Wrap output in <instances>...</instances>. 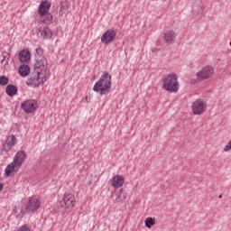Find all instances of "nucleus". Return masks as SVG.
<instances>
[{
    "instance_id": "obj_29",
    "label": "nucleus",
    "mask_w": 231,
    "mask_h": 231,
    "mask_svg": "<svg viewBox=\"0 0 231 231\" xmlns=\"http://www.w3.org/2000/svg\"><path fill=\"white\" fill-rule=\"evenodd\" d=\"M3 190V183H0V192Z\"/></svg>"
},
{
    "instance_id": "obj_26",
    "label": "nucleus",
    "mask_w": 231,
    "mask_h": 231,
    "mask_svg": "<svg viewBox=\"0 0 231 231\" xmlns=\"http://www.w3.org/2000/svg\"><path fill=\"white\" fill-rule=\"evenodd\" d=\"M17 231H31V230H30V226H28V225H23V226L18 228Z\"/></svg>"
},
{
    "instance_id": "obj_27",
    "label": "nucleus",
    "mask_w": 231,
    "mask_h": 231,
    "mask_svg": "<svg viewBox=\"0 0 231 231\" xmlns=\"http://www.w3.org/2000/svg\"><path fill=\"white\" fill-rule=\"evenodd\" d=\"M60 8H61V10L68 9V4L66 2H61L60 3Z\"/></svg>"
},
{
    "instance_id": "obj_10",
    "label": "nucleus",
    "mask_w": 231,
    "mask_h": 231,
    "mask_svg": "<svg viewBox=\"0 0 231 231\" xmlns=\"http://www.w3.org/2000/svg\"><path fill=\"white\" fill-rule=\"evenodd\" d=\"M115 39H116V32L113 29H109L102 34L101 42H103V44H111Z\"/></svg>"
},
{
    "instance_id": "obj_19",
    "label": "nucleus",
    "mask_w": 231,
    "mask_h": 231,
    "mask_svg": "<svg viewBox=\"0 0 231 231\" xmlns=\"http://www.w3.org/2000/svg\"><path fill=\"white\" fill-rule=\"evenodd\" d=\"M18 73H20L21 77H28L30 75V66L22 65L18 68Z\"/></svg>"
},
{
    "instance_id": "obj_28",
    "label": "nucleus",
    "mask_w": 231,
    "mask_h": 231,
    "mask_svg": "<svg viewBox=\"0 0 231 231\" xmlns=\"http://www.w3.org/2000/svg\"><path fill=\"white\" fill-rule=\"evenodd\" d=\"M197 82H199V81L198 80V78H197V79H190L189 84H197Z\"/></svg>"
},
{
    "instance_id": "obj_5",
    "label": "nucleus",
    "mask_w": 231,
    "mask_h": 231,
    "mask_svg": "<svg viewBox=\"0 0 231 231\" xmlns=\"http://www.w3.org/2000/svg\"><path fill=\"white\" fill-rule=\"evenodd\" d=\"M77 203V199L75 198V194L67 192L63 195L61 200H60V206L61 208L65 210L68 208H73L74 205Z\"/></svg>"
},
{
    "instance_id": "obj_18",
    "label": "nucleus",
    "mask_w": 231,
    "mask_h": 231,
    "mask_svg": "<svg viewBox=\"0 0 231 231\" xmlns=\"http://www.w3.org/2000/svg\"><path fill=\"white\" fill-rule=\"evenodd\" d=\"M127 198V192L125 189H120L116 194V198L114 199V203H122Z\"/></svg>"
},
{
    "instance_id": "obj_2",
    "label": "nucleus",
    "mask_w": 231,
    "mask_h": 231,
    "mask_svg": "<svg viewBox=\"0 0 231 231\" xmlns=\"http://www.w3.org/2000/svg\"><path fill=\"white\" fill-rule=\"evenodd\" d=\"M112 84L111 75H109V72L104 71L100 79L94 85L93 91L100 95H107L111 91Z\"/></svg>"
},
{
    "instance_id": "obj_17",
    "label": "nucleus",
    "mask_w": 231,
    "mask_h": 231,
    "mask_svg": "<svg viewBox=\"0 0 231 231\" xmlns=\"http://www.w3.org/2000/svg\"><path fill=\"white\" fill-rule=\"evenodd\" d=\"M5 93L8 97H15L17 95V86L9 84L5 88Z\"/></svg>"
},
{
    "instance_id": "obj_8",
    "label": "nucleus",
    "mask_w": 231,
    "mask_h": 231,
    "mask_svg": "<svg viewBox=\"0 0 231 231\" xmlns=\"http://www.w3.org/2000/svg\"><path fill=\"white\" fill-rule=\"evenodd\" d=\"M214 75V67L206 66L200 71L197 72L196 77L198 78V81L201 82L203 80H207L210 79Z\"/></svg>"
},
{
    "instance_id": "obj_20",
    "label": "nucleus",
    "mask_w": 231,
    "mask_h": 231,
    "mask_svg": "<svg viewBox=\"0 0 231 231\" xmlns=\"http://www.w3.org/2000/svg\"><path fill=\"white\" fill-rule=\"evenodd\" d=\"M10 57H11L10 52H6L5 51L2 52V60H1L2 66H4L5 68L8 66V62H10Z\"/></svg>"
},
{
    "instance_id": "obj_3",
    "label": "nucleus",
    "mask_w": 231,
    "mask_h": 231,
    "mask_svg": "<svg viewBox=\"0 0 231 231\" xmlns=\"http://www.w3.org/2000/svg\"><path fill=\"white\" fill-rule=\"evenodd\" d=\"M24 162H26V152L20 150L14 155L13 162L5 168V176L17 172Z\"/></svg>"
},
{
    "instance_id": "obj_30",
    "label": "nucleus",
    "mask_w": 231,
    "mask_h": 231,
    "mask_svg": "<svg viewBox=\"0 0 231 231\" xmlns=\"http://www.w3.org/2000/svg\"><path fill=\"white\" fill-rule=\"evenodd\" d=\"M218 198H219V199L223 198V194H220V195L218 196Z\"/></svg>"
},
{
    "instance_id": "obj_21",
    "label": "nucleus",
    "mask_w": 231,
    "mask_h": 231,
    "mask_svg": "<svg viewBox=\"0 0 231 231\" xmlns=\"http://www.w3.org/2000/svg\"><path fill=\"white\" fill-rule=\"evenodd\" d=\"M14 214L20 218L24 217V215L26 214V212H24V209L23 208V207H14Z\"/></svg>"
},
{
    "instance_id": "obj_9",
    "label": "nucleus",
    "mask_w": 231,
    "mask_h": 231,
    "mask_svg": "<svg viewBox=\"0 0 231 231\" xmlns=\"http://www.w3.org/2000/svg\"><path fill=\"white\" fill-rule=\"evenodd\" d=\"M205 111H207V102H205L201 98H199L193 102L192 104L193 115H203Z\"/></svg>"
},
{
    "instance_id": "obj_1",
    "label": "nucleus",
    "mask_w": 231,
    "mask_h": 231,
    "mask_svg": "<svg viewBox=\"0 0 231 231\" xmlns=\"http://www.w3.org/2000/svg\"><path fill=\"white\" fill-rule=\"evenodd\" d=\"M34 70L31 73L30 79L26 81L27 86L31 88H39L42 86L46 79H48V61L46 58L40 57L35 59Z\"/></svg>"
},
{
    "instance_id": "obj_14",
    "label": "nucleus",
    "mask_w": 231,
    "mask_h": 231,
    "mask_svg": "<svg viewBox=\"0 0 231 231\" xmlns=\"http://www.w3.org/2000/svg\"><path fill=\"white\" fill-rule=\"evenodd\" d=\"M38 32L41 33V37H42V39H51V37H53V32L50 27H40Z\"/></svg>"
},
{
    "instance_id": "obj_25",
    "label": "nucleus",
    "mask_w": 231,
    "mask_h": 231,
    "mask_svg": "<svg viewBox=\"0 0 231 231\" xmlns=\"http://www.w3.org/2000/svg\"><path fill=\"white\" fill-rule=\"evenodd\" d=\"M8 77L0 76V86H6L8 84Z\"/></svg>"
},
{
    "instance_id": "obj_11",
    "label": "nucleus",
    "mask_w": 231,
    "mask_h": 231,
    "mask_svg": "<svg viewBox=\"0 0 231 231\" xmlns=\"http://www.w3.org/2000/svg\"><path fill=\"white\" fill-rule=\"evenodd\" d=\"M15 143H17V137H15V135L8 136L2 146V151H4V152H10V151H12V147H14Z\"/></svg>"
},
{
    "instance_id": "obj_6",
    "label": "nucleus",
    "mask_w": 231,
    "mask_h": 231,
    "mask_svg": "<svg viewBox=\"0 0 231 231\" xmlns=\"http://www.w3.org/2000/svg\"><path fill=\"white\" fill-rule=\"evenodd\" d=\"M38 106L39 105L37 104V101L35 99H28L21 104L23 111H24V113H27V115H32V113H35Z\"/></svg>"
},
{
    "instance_id": "obj_16",
    "label": "nucleus",
    "mask_w": 231,
    "mask_h": 231,
    "mask_svg": "<svg viewBox=\"0 0 231 231\" xmlns=\"http://www.w3.org/2000/svg\"><path fill=\"white\" fill-rule=\"evenodd\" d=\"M32 54L30 53V51L23 50L19 52L18 59L20 62H28L30 60Z\"/></svg>"
},
{
    "instance_id": "obj_23",
    "label": "nucleus",
    "mask_w": 231,
    "mask_h": 231,
    "mask_svg": "<svg viewBox=\"0 0 231 231\" xmlns=\"http://www.w3.org/2000/svg\"><path fill=\"white\" fill-rule=\"evenodd\" d=\"M35 59H40V57H44V51H42V48H37L35 50V54H34Z\"/></svg>"
},
{
    "instance_id": "obj_22",
    "label": "nucleus",
    "mask_w": 231,
    "mask_h": 231,
    "mask_svg": "<svg viewBox=\"0 0 231 231\" xmlns=\"http://www.w3.org/2000/svg\"><path fill=\"white\" fill-rule=\"evenodd\" d=\"M42 17L43 19L42 23H44L45 24H51V23L53 22V15H51V14L50 13H46Z\"/></svg>"
},
{
    "instance_id": "obj_13",
    "label": "nucleus",
    "mask_w": 231,
    "mask_h": 231,
    "mask_svg": "<svg viewBox=\"0 0 231 231\" xmlns=\"http://www.w3.org/2000/svg\"><path fill=\"white\" fill-rule=\"evenodd\" d=\"M163 41L166 44H172L176 41V32L174 31L165 32Z\"/></svg>"
},
{
    "instance_id": "obj_4",
    "label": "nucleus",
    "mask_w": 231,
    "mask_h": 231,
    "mask_svg": "<svg viewBox=\"0 0 231 231\" xmlns=\"http://www.w3.org/2000/svg\"><path fill=\"white\" fill-rule=\"evenodd\" d=\"M162 88L169 93H178L180 90L178 76L174 73L168 74L162 80Z\"/></svg>"
},
{
    "instance_id": "obj_15",
    "label": "nucleus",
    "mask_w": 231,
    "mask_h": 231,
    "mask_svg": "<svg viewBox=\"0 0 231 231\" xmlns=\"http://www.w3.org/2000/svg\"><path fill=\"white\" fill-rule=\"evenodd\" d=\"M125 179L122 175H116L111 180V185L115 189H120L124 185Z\"/></svg>"
},
{
    "instance_id": "obj_24",
    "label": "nucleus",
    "mask_w": 231,
    "mask_h": 231,
    "mask_svg": "<svg viewBox=\"0 0 231 231\" xmlns=\"http://www.w3.org/2000/svg\"><path fill=\"white\" fill-rule=\"evenodd\" d=\"M144 225H145L146 228H151V226H152V225H154V220L152 219V217H148L145 219Z\"/></svg>"
},
{
    "instance_id": "obj_12",
    "label": "nucleus",
    "mask_w": 231,
    "mask_h": 231,
    "mask_svg": "<svg viewBox=\"0 0 231 231\" xmlns=\"http://www.w3.org/2000/svg\"><path fill=\"white\" fill-rule=\"evenodd\" d=\"M51 7V4L48 0L42 1L38 7V14L42 17V15H46V14L50 13V8Z\"/></svg>"
},
{
    "instance_id": "obj_7",
    "label": "nucleus",
    "mask_w": 231,
    "mask_h": 231,
    "mask_svg": "<svg viewBox=\"0 0 231 231\" xmlns=\"http://www.w3.org/2000/svg\"><path fill=\"white\" fill-rule=\"evenodd\" d=\"M41 208V200L39 198L32 196L29 199L27 204L25 205V210L28 214L31 212H37Z\"/></svg>"
}]
</instances>
